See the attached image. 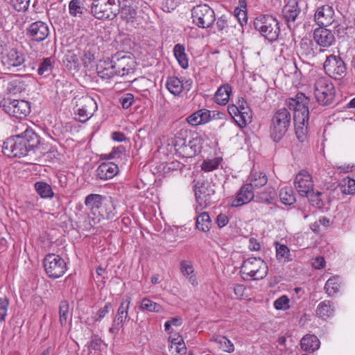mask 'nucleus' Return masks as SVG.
<instances>
[{"mask_svg": "<svg viewBox=\"0 0 355 355\" xmlns=\"http://www.w3.org/2000/svg\"><path fill=\"white\" fill-rule=\"evenodd\" d=\"M291 123V115L286 107L279 108L275 113L270 125V135L275 142L279 141L285 135Z\"/></svg>", "mask_w": 355, "mask_h": 355, "instance_id": "f257e3e1", "label": "nucleus"}, {"mask_svg": "<svg viewBox=\"0 0 355 355\" xmlns=\"http://www.w3.org/2000/svg\"><path fill=\"white\" fill-rule=\"evenodd\" d=\"M195 196L198 204L196 207V213L201 211L217 200L215 186L208 180L197 182L195 186Z\"/></svg>", "mask_w": 355, "mask_h": 355, "instance_id": "f03ea898", "label": "nucleus"}, {"mask_svg": "<svg viewBox=\"0 0 355 355\" xmlns=\"http://www.w3.org/2000/svg\"><path fill=\"white\" fill-rule=\"evenodd\" d=\"M254 28L270 42H274L279 37L280 28L276 18L269 15L257 17L254 21Z\"/></svg>", "mask_w": 355, "mask_h": 355, "instance_id": "7ed1b4c3", "label": "nucleus"}, {"mask_svg": "<svg viewBox=\"0 0 355 355\" xmlns=\"http://www.w3.org/2000/svg\"><path fill=\"white\" fill-rule=\"evenodd\" d=\"M313 94L318 103L322 105H330L335 96V87L327 77L318 76L313 84Z\"/></svg>", "mask_w": 355, "mask_h": 355, "instance_id": "20e7f679", "label": "nucleus"}, {"mask_svg": "<svg viewBox=\"0 0 355 355\" xmlns=\"http://www.w3.org/2000/svg\"><path fill=\"white\" fill-rule=\"evenodd\" d=\"M240 272L243 278L246 277L253 280H259L267 275L268 266L261 258L250 257L243 261Z\"/></svg>", "mask_w": 355, "mask_h": 355, "instance_id": "39448f33", "label": "nucleus"}, {"mask_svg": "<svg viewBox=\"0 0 355 355\" xmlns=\"http://www.w3.org/2000/svg\"><path fill=\"white\" fill-rule=\"evenodd\" d=\"M116 0H94L91 12L99 19H113L119 12Z\"/></svg>", "mask_w": 355, "mask_h": 355, "instance_id": "423d86ee", "label": "nucleus"}, {"mask_svg": "<svg viewBox=\"0 0 355 355\" xmlns=\"http://www.w3.org/2000/svg\"><path fill=\"white\" fill-rule=\"evenodd\" d=\"M0 106L8 114L19 119L26 117L31 112L29 103L24 100L4 98L1 101Z\"/></svg>", "mask_w": 355, "mask_h": 355, "instance_id": "0eeeda50", "label": "nucleus"}, {"mask_svg": "<svg viewBox=\"0 0 355 355\" xmlns=\"http://www.w3.org/2000/svg\"><path fill=\"white\" fill-rule=\"evenodd\" d=\"M309 98L303 93H297L295 97L286 100V105L293 111V120L304 121V119L309 118Z\"/></svg>", "mask_w": 355, "mask_h": 355, "instance_id": "6e6552de", "label": "nucleus"}, {"mask_svg": "<svg viewBox=\"0 0 355 355\" xmlns=\"http://www.w3.org/2000/svg\"><path fill=\"white\" fill-rule=\"evenodd\" d=\"M45 272L49 277L57 279L62 277L67 271V263L59 255L47 254L43 260Z\"/></svg>", "mask_w": 355, "mask_h": 355, "instance_id": "1a4fd4ad", "label": "nucleus"}, {"mask_svg": "<svg viewBox=\"0 0 355 355\" xmlns=\"http://www.w3.org/2000/svg\"><path fill=\"white\" fill-rule=\"evenodd\" d=\"M323 68L329 77L340 80L347 74V66L340 55H329L327 56Z\"/></svg>", "mask_w": 355, "mask_h": 355, "instance_id": "9d476101", "label": "nucleus"}, {"mask_svg": "<svg viewBox=\"0 0 355 355\" xmlns=\"http://www.w3.org/2000/svg\"><path fill=\"white\" fill-rule=\"evenodd\" d=\"M191 15L193 22L199 28H209L216 20L214 11L207 4L193 7Z\"/></svg>", "mask_w": 355, "mask_h": 355, "instance_id": "9b49d317", "label": "nucleus"}, {"mask_svg": "<svg viewBox=\"0 0 355 355\" xmlns=\"http://www.w3.org/2000/svg\"><path fill=\"white\" fill-rule=\"evenodd\" d=\"M77 119L80 122H86L98 109L96 101L88 95L83 96L76 101Z\"/></svg>", "mask_w": 355, "mask_h": 355, "instance_id": "f8f14e48", "label": "nucleus"}, {"mask_svg": "<svg viewBox=\"0 0 355 355\" xmlns=\"http://www.w3.org/2000/svg\"><path fill=\"white\" fill-rule=\"evenodd\" d=\"M112 58L118 76L123 77L135 72L136 62L130 55L119 52L112 55Z\"/></svg>", "mask_w": 355, "mask_h": 355, "instance_id": "ddd939ff", "label": "nucleus"}, {"mask_svg": "<svg viewBox=\"0 0 355 355\" xmlns=\"http://www.w3.org/2000/svg\"><path fill=\"white\" fill-rule=\"evenodd\" d=\"M175 149L182 157H194L200 150V141L196 139L175 137L174 142Z\"/></svg>", "mask_w": 355, "mask_h": 355, "instance_id": "4468645a", "label": "nucleus"}, {"mask_svg": "<svg viewBox=\"0 0 355 355\" xmlns=\"http://www.w3.org/2000/svg\"><path fill=\"white\" fill-rule=\"evenodd\" d=\"M28 151L25 143L17 135L8 138L3 145V153L8 157H24Z\"/></svg>", "mask_w": 355, "mask_h": 355, "instance_id": "2eb2a0df", "label": "nucleus"}, {"mask_svg": "<svg viewBox=\"0 0 355 355\" xmlns=\"http://www.w3.org/2000/svg\"><path fill=\"white\" fill-rule=\"evenodd\" d=\"M294 186L300 196H309L313 191V181L311 174L306 171H300L295 178Z\"/></svg>", "mask_w": 355, "mask_h": 355, "instance_id": "dca6fc26", "label": "nucleus"}, {"mask_svg": "<svg viewBox=\"0 0 355 355\" xmlns=\"http://www.w3.org/2000/svg\"><path fill=\"white\" fill-rule=\"evenodd\" d=\"M25 60L24 53L15 48L7 49L1 53V63L8 69L21 66Z\"/></svg>", "mask_w": 355, "mask_h": 355, "instance_id": "f3484780", "label": "nucleus"}, {"mask_svg": "<svg viewBox=\"0 0 355 355\" xmlns=\"http://www.w3.org/2000/svg\"><path fill=\"white\" fill-rule=\"evenodd\" d=\"M109 206L105 207L103 204L99 206L98 211L95 212L93 217H91L92 223L90 222L91 226H94L103 220H109L115 216L116 214V205L114 199L111 196L106 198Z\"/></svg>", "mask_w": 355, "mask_h": 355, "instance_id": "a211bd4d", "label": "nucleus"}, {"mask_svg": "<svg viewBox=\"0 0 355 355\" xmlns=\"http://www.w3.org/2000/svg\"><path fill=\"white\" fill-rule=\"evenodd\" d=\"M26 34L33 41L42 42L49 35V26L42 21L33 22L27 28Z\"/></svg>", "mask_w": 355, "mask_h": 355, "instance_id": "6ab92c4d", "label": "nucleus"}, {"mask_svg": "<svg viewBox=\"0 0 355 355\" xmlns=\"http://www.w3.org/2000/svg\"><path fill=\"white\" fill-rule=\"evenodd\" d=\"M335 12L332 6L322 5L319 6L314 15V20L320 26H328L334 21Z\"/></svg>", "mask_w": 355, "mask_h": 355, "instance_id": "aec40b11", "label": "nucleus"}, {"mask_svg": "<svg viewBox=\"0 0 355 355\" xmlns=\"http://www.w3.org/2000/svg\"><path fill=\"white\" fill-rule=\"evenodd\" d=\"M108 196H103L97 193H91L87 195L85 198V205L87 210L89 211V214L94 216L95 212L98 211L99 206L102 204L105 207L109 206L106 198Z\"/></svg>", "mask_w": 355, "mask_h": 355, "instance_id": "412c9836", "label": "nucleus"}, {"mask_svg": "<svg viewBox=\"0 0 355 355\" xmlns=\"http://www.w3.org/2000/svg\"><path fill=\"white\" fill-rule=\"evenodd\" d=\"M313 38L315 42L320 46L329 47L335 42V37L333 33L324 28H318L314 31Z\"/></svg>", "mask_w": 355, "mask_h": 355, "instance_id": "4be33fe9", "label": "nucleus"}, {"mask_svg": "<svg viewBox=\"0 0 355 355\" xmlns=\"http://www.w3.org/2000/svg\"><path fill=\"white\" fill-rule=\"evenodd\" d=\"M96 71L98 76L105 80H108L117 76L116 69L114 68L112 58L100 60L96 66Z\"/></svg>", "mask_w": 355, "mask_h": 355, "instance_id": "5701e85b", "label": "nucleus"}, {"mask_svg": "<svg viewBox=\"0 0 355 355\" xmlns=\"http://www.w3.org/2000/svg\"><path fill=\"white\" fill-rule=\"evenodd\" d=\"M254 194L250 185L242 186L238 191L236 198L231 203L232 207H237L248 204L254 198Z\"/></svg>", "mask_w": 355, "mask_h": 355, "instance_id": "b1692460", "label": "nucleus"}, {"mask_svg": "<svg viewBox=\"0 0 355 355\" xmlns=\"http://www.w3.org/2000/svg\"><path fill=\"white\" fill-rule=\"evenodd\" d=\"M119 172V168L113 162H103L96 169L97 177L103 180L113 178Z\"/></svg>", "mask_w": 355, "mask_h": 355, "instance_id": "393cba45", "label": "nucleus"}, {"mask_svg": "<svg viewBox=\"0 0 355 355\" xmlns=\"http://www.w3.org/2000/svg\"><path fill=\"white\" fill-rule=\"evenodd\" d=\"M211 120V111L207 109L198 110L187 118L188 123L193 126L207 123Z\"/></svg>", "mask_w": 355, "mask_h": 355, "instance_id": "a878e982", "label": "nucleus"}, {"mask_svg": "<svg viewBox=\"0 0 355 355\" xmlns=\"http://www.w3.org/2000/svg\"><path fill=\"white\" fill-rule=\"evenodd\" d=\"M17 135L22 139L29 151L37 148L40 144V136L31 128L26 127L23 132Z\"/></svg>", "mask_w": 355, "mask_h": 355, "instance_id": "bb28decb", "label": "nucleus"}, {"mask_svg": "<svg viewBox=\"0 0 355 355\" xmlns=\"http://www.w3.org/2000/svg\"><path fill=\"white\" fill-rule=\"evenodd\" d=\"M180 269L182 275L187 279L193 287L198 285L194 267L191 261L182 260L180 262Z\"/></svg>", "mask_w": 355, "mask_h": 355, "instance_id": "cd10ccee", "label": "nucleus"}, {"mask_svg": "<svg viewBox=\"0 0 355 355\" xmlns=\"http://www.w3.org/2000/svg\"><path fill=\"white\" fill-rule=\"evenodd\" d=\"M300 13L297 0H288L282 9L283 17L288 23L294 22Z\"/></svg>", "mask_w": 355, "mask_h": 355, "instance_id": "c85d7f7f", "label": "nucleus"}, {"mask_svg": "<svg viewBox=\"0 0 355 355\" xmlns=\"http://www.w3.org/2000/svg\"><path fill=\"white\" fill-rule=\"evenodd\" d=\"M132 299L130 296H125L121 302L114 318L115 324H123L128 317V310Z\"/></svg>", "mask_w": 355, "mask_h": 355, "instance_id": "c756f323", "label": "nucleus"}, {"mask_svg": "<svg viewBox=\"0 0 355 355\" xmlns=\"http://www.w3.org/2000/svg\"><path fill=\"white\" fill-rule=\"evenodd\" d=\"M300 345L304 351L311 353L319 349L320 342L316 336L306 334L301 339Z\"/></svg>", "mask_w": 355, "mask_h": 355, "instance_id": "7c9ffc66", "label": "nucleus"}, {"mask_svg": "<svg viewBox=\"0 0 355 355\" xmlns=\"http://www.w3.org/2000/svg\"><path fill=\"white\" fill-rule=\"evenodd\" d=\"M185 87L182 80L176 76H169L166 79V87L174 96L180 95Z\"/></svg>", "mask_w": 355, "mask_h": 355, "instance_id": "2f4dec72", "label": "nucleus"}, {"mask_svg": "<svg viewBox=\"0 0 355 355\" xmlns=\"http://www.w3.org/2000/svg\"><path fill=\"white\" fill-rule=\"evenodd\" d=\"M232 93V87L228 84L221 85L216 91L214 96V101L217 104L225 105H226L230 98V94Z\"/></svg>", "mask_w": 355, "mask_h": 355, "instance_id": "473e14b6", "label": "nucleus"}, {"mask_svg": "<svg viewBox=\"0 0 355 355\" xmlns=\"http://www.w3.org/2000/svg\"><path fill=\"white\" fill-rule=\"evenodd\" d=\"M251 189H258L264 186L268 182L266 175L262 172L252 171L249 177Z\"/></svg>", "mask_w": 355, "mask_h": 355, "instance_id": "72a5a7b5", "label": "nucleus"}, {"mask_svg": "<svg viewBox=\"0 0 355 355\" xmlns=\"http://www.w3.org/2000/svg\"><path fill=\"white\" fill-rule=\"evenodd\" d=\"M34 188L42 198H52L54 196L51 186L46 182H36L34 184Z\"/></svg>", "mask_w": 355, "mask_h": 355, "instance_id": "f704fd0d", "label": "nucleus"}, {"mask_svg": "<svg viewBox=\"0 0 355 355\" xmlns=\"http://www.w3.org/2000/svg\"><path fill=\"white\" fill-rule=\"evenodd\" d=\"M276 258L279 263H286L292 260L290 249L284 244L275 243Z\"/></svg>", "mask_w": 355, "mask_h": 355, "instance_id": "c9c22d12", "label": "nucleus"}, {"mask_svg": "<svg viewBox=\"0 0 355 355\" xmlns=\"http://www.w3.org/2000/svg\"><path fill=\"white\" fill-rule=\"evenodd\" d=\"M196 228L203 232L209 231L211 226V220L209 214L206 211L200 213L196 217Z\"/></svg>", "mask_w": 355, "mask_h": 355, "instance_id": "e433bc0d", "label": "nucleus"}, {"mask_svg": "<svg viewBox=\"0 0 355 355\" xmlns=\"http://www.w3.org/2000/svg\"><path fill=\"white\" fill-rule=\"evenodd\" d=\"M173 53L181 67L183 69H187L189 67V62L185 53L184 46L180 44H175L173 47Z\"/></svg>", "mask_w": 355, "mask_h": 355, "instance_id": "4c0bfd02", "label": "nucleus"}, {"mask_svg": "<svg viewBox=\"0 0 355 355\" xmlns=\"http://www.w3.org/2000/svg\"><path fill=\"white\" fill-rule=\"evenodd\" d=\"M279 196L281 202L286 205H291L296 201L294 191L291 187L282 188Z\"/></svg>", "mask_w": 355, "mask_h": 355, "instance_id": "58836bf2", "label": "nucleus"}, {"mask_svg": "<svg viewBox=\"0 0 355 355\" xmlns=\"http://www.w3.org/2000/svg\"><path fill=\"white\" fill-rule=\"evenodd\" d=\"M334 313V309L331 308V303L330 301L324 300L321 302L317 307L316 314L318 317L326 320Z\"/></svg>", "mask_w": 355, "mask_h": 355, "instance_id": "ea45409f", "label": "nucleus"}, {"mask_svg": "<svg viewBox=\"0 0 355 355\" xmlns=\"http://www.w3.org/2000/svg\"><path fill=\"white\" fill-rule=\"evenodd\" d=\"M240 7L234 10V17L237 19L239 24L243 26L247 24L248 15L245 0H239Z\"/></svg>", "mask_w": 355, "mask_h": 355, "instance_id": "a19ab883", "label": "nucleus"}, {"mask_svg": "<svg viewBox=\"0 0 355 355\" xmlns=\"http://www.w3.org/2000/svg\"><path fill=\"white\" fill-rule=\"evenodd\" d=\"M309 118L304 119V121L297 119L294 120L295 135L300 141H304L307 133V125L309 123Z\"/></svg>", "mask_w": 355, "mask_h": 355, "instance_id": "79ce46f5", "label": "nucleus"}, {"mask_svg": "<svg viewBox=\"0 0 355 355\" xmlns=\"http://www.w3.org/2000/svg\"><path fill=\"white\" fill-rule=\"evenodd\" d=\"M139 309L141 311H148L150 312L159 313L163 310L162 306L148 298H144L139 303Z\"/></svg>", "mask_w": 355, "mask_h": 355, "instance_id": "37998d69", "label": "nucleus"}, {"mask_svg": "<svg viewBox=\"0 0 355 355\" xmlns=\"http://www.w3.org/2000/svg\"><path fill=\"white\" fill-rule=\"evenodd\" d=\"M55 87L56 93L62 96H65L71 91V83L64 76H60L55 80Z\"/></svg>", "mask_w": 355, "mask_h": 355, "instance_id": "c03bdc74", "label": "nucleus"}, {"mask_svg": "<svg viewBox=\"0 0 355 355\" xmlns=\"http://www.w3.org/2000/svg\"><path fill=\"white\" fill-rule=\"evenodd\" d=\"M54 60L52 58H46L39 64L37 73L40 76H46L50 74L53 69Z\"/></svg>", "mask_w": 355, "mask_h": 355, "instance_id": "a18cd8bd", "label": "nucleus"}, {"mask_svg": "<svg viewBox=\"0 0 355 355\" xmlns=\"http://www.w3.org/2000/svg\"><path fill=\"white\" fill-rule=\"evenodd\" d=\"M234 121L240 128H244L250 123L251 122V114L248 108L244 106L241 107V110Z\"/></svg>", "mask_w": 355, "mask_h": 355, "instance_id": "49530a36", "label": "nucleus"}, {"mask_svg": "<svg viewBox=\"0 0 355 355\" xmlns=\"http://www.w3.org/2000/svg\"><path fill=\"white\" fill-rule=\"evenodd\" d=\"M340 189L344 194L354 195L355 193V180L349 178L343 179L340 183Z\"/></svg>", "mask_w": 355, "mask_h": 355, "instance_id": "de8ad7c7", "label": "nucleus"}, {"mask_svg": "<svg viewBox=\"0 0 355 355\" xmlns=\"http://www.w3.org/2000/svg\"><path fill=\"white\" fill-rule=\"evenodd\" d=\"M340 288L338 277H330L326 282L324 289L328 295L331 296L336 294Z\"/></svg>", "mask_w": 355, "mask_h": 355, "instance_id": "09e8293b", "label": "nucleus"}, {"mask_svg": "<svg viewBox=\"0 0 355 355\" xmlns=\"http://www.w3.org/2000/svg\"><path fill=\"white\" fill-rule=\"evenodd\" d=\"M84 10V7L80 0H71L69 3V12L73 17H80Z\"/></svg>", "mask_w": 355, "mask_h": 355, "instance_id": "8fccbe9b", "label": "nucleus"}, {"mask_svg": "<svg viewBox=\"0 0 355 355\" xmlns=\"http://www.w3.org/2000/svg\"><path fill=\"white\" fill-rule=\"evenodd\" d=\"M59 314L61 325H66L69 316V304L67 301L64 300L60 303Z\"/></svg>", "mask_w": 355, "mask_h": 355, "instance_id": "3c124183", "label": "nucleus"}, {"mask_svg": "<svg viewBox=\"0 0 355 355\" xmlns=\"http://www.w3.org/2000/svg\"><path fill=\"white\" fill-rule=\"evenodd\" d=\"M221 158L215 157L214 159H205L201 165V169L205 172H210L216 169L221 162Z\"/></svg>", "mask_w": 355, "mask_h": 355, "instance_id": "603ef678", "label": "nucleus"}, {"mask_svg": "<svg viewBox=\"0 0 355 355\" xmlns=\"http://www.w3.org/2000/svg\"><path fill=\"white\" fill-rule=\"evenodd\" d=\"M171 350H173L180 354L185 353L186 348L185 345L183 343V340L180 336H178L176 338H173L171 341L170 345Z\"/></svg>", "mask_w": 355, "mask_h": 355, "instance_id": "864d4df0", "label": "nucleus"}, {"mask_svg": "<svg viewBox=\"0 0 355 355\" xmlns=\"http://www.w3.org/2000/svg\"><path fill=\"white\" fill-rule=\"evenodd\" d=\"M290 300L287 295H282L278 297L273 303L274 307L277 310H287L289 309Z\"/></svg>", "mask_w": 355, "mask_h": 355, "instance_id": "5fc2aeb1", "label": "nucleus"}, {"mask_svg": "<svg viewBox=\"0 0 355 355\" xmlns=\"http://www.w3.org/2000/svg\"><path fill=\"white\" fill-rule=\"evenodd\" d=\"M9 300L6 296L0 297V322H3L6 320L9 306Z\"/></svg>", "mask_w": 355, "mask_h": 355, "instance_id": "6e6d98bb", "label": "nucleus"}, {"mask_svg": "<svg viewBox=\"0 0 355 355\" xmlns=\"http://www.w3.org/2000/svg\"><path fill=\"white\" fill-rule=\"evenodd\" d=\"M136 10L131 6L125 5L121 8V17L126 21L132 19L136 16Z\"/></svg>", "mask_w": 355, "mask_h": 355, "instance_id": "4d7b16f0", "label": "nucleus"}, {"mask_svg": "<svg viewBox=\"0 0 355 355\" xmlns=\"http://www.w3.org/2000/svg\"><path fill=\"white\" fill-rule=\"evenodd\" d=\"M81 61L85 67H88L95 59L94 53L89 50H85L80 56Z\"/></svg>", "mask_w": 355, "mask_h": 355, "instance_id": "13d9d810", "label": "nucleus"}, {"mask_svg": "<svg viewBox=\"0 0 355 355\" xmlns=\"http://www.w3.org/2000/svg\"><path fill=\"white\" fill-rule=\"evenodd\" d=\"M220 347L226 352L231 353L234 350L233 343L226 337H222L218 340Z\"/></svg>", "mask_w": 355, "mask_h": 355, "instance_id": "bf43d9fd", "label": "nucleus"}, {"mask_svg": "<svg viewBox=\"0 0 355 355\" xmlns=\"http://www.w3.org/2000/svg\"><path fill=\"white\" fill-rule=\"evenodd\" d=\"M119 101L123 109H128L134 103V95L127 93L121 96Z\"/></svg>", "mask_w": 355, "mask_h": 355, "instance_id": "052dcab7", "label": "nucleus"}, {"mask_svg": "<svg viewBox=\"0 0 355 355\" xmlns=\"http://www.w3.org/2000/svg\"><path fill=\"white\" fill-rule=\"evenodd\" d=\"M15 9L17 11H25L28 9L31 0H11Z\"/></svg>", "mask_w": 355, "mask_h": 355, "instance_id": "680f3d73", "label": "nucleus"}, {"mask_svg": "<svg viewBox=\"0 0 355 355\" xmlns=\"http://www.w3.org/2000/svg\"><path fill=\"white\" fill-rule=\"evenodd\" d=\"M311 42L310 41H302L300 43V51H301L302 54H304L306 55H313V49L311 48Z\"/></svg>", "mask_w": 355, "mask_h": 355, "instance_id": "e2e57ef3", "label": "nucleus"}, {"mask_svg": "<svg viewBox=\"0 0 355 355\" xmlns=\"http://www.w3.org/2000/svg\"><path fill=\"white\" fill-rule=\"evenodd\" d=\"M112 308L110 303H107L103 308L100 309L96 315L95 321L101 320L108 313Z\"/></svg>", "mask_w": 355, "mask_h": 355, "instance_id": "0e129e2a", "label": "nucleus"}, {"mask_svg": "<svg viewBox=\"0 0 355 355\" xmlns=\"http://www.w3.org/2000/svg\"><path fill=\"white\" fill-rule=\"evenodd\" d=\"M320 195L321 193L320 191L314 193L313 191L310 195L306 197L309 199L313 205L320 206L321 204V199L320 198Z\"/></svg>", "mask_w": 355, "mask_h": 355, "instance_id": "69168bd1", "label": "nucleus"}, {"mask_svg": "<svg viewBox=\"0 0 355 355\" xmlns=\"http://www.w3.org/2000/svg\"><path fill=\"white\" fill-rule=\"evenodd\" d=\"M268 193V196L266 193H262L259 197L260 200L267 204H272L275 199V191L273 190H270Z\"/></svg>", "mask_w": 355, "mask_h": 355, "instance_id": "338daca9", "label": "nucleus"}, {"mask_svg": "<svg viewBox=\"0 0 355 355\" xmlns=\"http://www.w3.org/2000/svg\"><path fill=\"white\" fill-rule=\"evenodd\" d=\"M229 222L227 216L225 214H220L217 216L216 223L220 228L225 227Z\"/></svg>", "mask_w": 355, "mask_h": 355, "instance_id": "774afa93", "label": "nucleus"}]
</instances>
